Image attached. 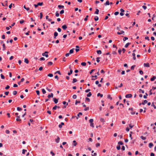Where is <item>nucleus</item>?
<instances>
[{
  "mask_svg": "<svg viewBox=\"0 0 156 156\" xmlns=\"http://www.w3.org/2000/svg\"><path fill=\"white\" fill-rule=\"evenodd\" d=\"M48 52L47 51H46L44 53H43L42 54V55L43 56H45L46 57H48Z\"/></svg>",
  "mask_w": 156,
  "mask_h": 156,
  "instance_id": "f03ea898",
  "label": "nucleus"
},
{
  "mask_svg": "<svg viewBox=\"0 0 156 156\" xmlns=\"http://www.w3.org/2000/svg\"><path fill=\"white\" fill-rule=\"evenodd\" d=\"M132 97V95L131 94H126V98H130Z\"/></svg>",
  "mask_w": 156,
  "mask_h": 156,
  "instance_id": "1a4fd4ad",
  "label": "nucleus"
},
{
  "mask_svg": "<svg viewBox=\"0 0 156 156\" xmlns=\"http://www.w3.org/2000/svg\"><path fill=\"white\" fill-rule=\"evenodd\" d=\"M153 146V144L152 143H151L149 144V147L150 148H151Z\"/></svg>",
  "mask_w": 156,
  "mask_h": 156,
  "instance_id": "a211bd4d",
  "label": "nucleus"
},
{
  "mask_svg": "<svg viewBox=\"0 0 156 156\" xmlns=\"http://www.w3.org/2000/svg\"><path fill=\"white\" fill-rule=\"evenodd\" d=\"M46 89L49 92H51V91H52V90L51 89L48 88V87H47L46 88Z\"/></svg>",
  "mask_w": 156,
  "mask_h": 156,
  "instance_id": "69168bd1",
  "label": "nucleus"
},
{
  "mask_svg": "<svg viewBox=\"0 0 156 156\" xmlns=\"http://www.w3.org/2000/svg\"><path fill=\"white\" fill-rule=\"evenodd\" d=\"M73 146H76V145L77 144V143H76V141L75 140H73Z\"/></svg>",
  "mask_w": 156,
  "mask_h": 156,
  "instance_id": "c85d7f7f",
  "label": "nucleus"
},
{
  "mask_svg": "<svg viewBox=\"0 0 156 156\" xmlns=\"http://www.w3.org/2000/svg\"><path fill=\"white\" fill-rule=\"evenodd\" d=\"M22 108L19 107H17V110L18 111H20L22 110Z\"/></svg>",
  "mask_w": 156,
  "mask_h": 156,
  "instance_id": "cd10ccee",
  "label": "nucleus"
},
{
  "mask_svg": "<svg viewBox=\"0 0 156 156\" xmlns=\"http://www.w3.org/2000/svg\"><path fill=\"white\" fill-rule=\"evenodd\" d=\"M94 120L93 119H91L89 120V122L90 123V126L94 127V123H93Z\"/></svg>",
  "mask_w": 156,
  "mask_h": 156,
  "instance_id": "f257e3e1",
  "label": "nucleus"
},
{
  "mask_svg": "<svg viewBox=\"0 0 156 156\" xmlns=\"http://www.w3.org/2000/svg\"><path fill=\"white\" fill-rule=\"evenodd\" d=\"M57 108V106L56 105H55L53 108L52 110H56Z\"/></svg>",
  "mask_w": 156,
  "mask_h": 156,
  "instance_id": "4d7b16f0",
  "label": "nucleus"
},
{
  "mask_svg": "<svg viewBox=\"0 0 156 156\" xmlns=\"http://www.w3.org/2000/svg\"><path fill=\"white\" fill-rule=\"evenodd\" d=\"M95 77V78L94 79V78H92V80H96L97 78V75H95V76H91V77L92 78H93V77Z\"/></svg>",
  "mask_w": 156,
  "mask_h": 156,
  "instance_id": "b1692460",
  "label": "nucleus"
},
{
  "mask_svg": "<svg viewBox=\"0 0 156 156\" xmlns=\"http://www.w3.org/2000/svg\"><path fill=\"white\" fill-rule=\"evenodd\" d=\"M107 98L108 99H110L111 100H112V98L111 97V95L110 94H108L107 95Z\"/></svg>",
  "mask_w": 156,
  "mask_h": 156,
  "instance_id": "7c9ffc66",
  "label": "nucleus"
},
{
  "mask_svg": "<svg viewBox=\"0 0 156 156\" xmlns=\"http://www.w3.org/2000/svg\"><path fill=\"white\" fill-rule=\"evenodd\" d=\"M73 72V71L72 69H71L70 70V72H69L68 73V75H69V76L71 74H72V73Z\"/></svg>",
  "mask_w": 156,
  "mask_h": 156,
  "instance_id": "dca6fc26",
  "label": "nucleus"
},
{
  "mask_svg": "<svg viewBox=\"0 0 156 156\" xmlns=\"http://www.w3.org/2000/svg\"><path fill=\"white\" fill-rule=\"evenodd\" d=\"M58 33L56 32H55L54 33V39H55L56 38V37L58 35Z\"/></svg>",
  "mask_w": 156,
  "mask_h": 156,
  "instance_id": "9d476101",
  "label": "nucleus"
},
{
  "mask_svg": "<svg viewBox=\"0 0 156 156\" xmlns=\"http://www.w3.org/2000/svg\"><path fill=\"white\" fill-rule=\"evenodd\" d=\"M76 97H77V96L75 94H74L73 95V98L74 99H75L76 98Z\"/></svg>",
  "mask_w": 156,
  "mask_h": 156,
  "instance_id": "052dcab7",
  "label": "nucleus"
},
{
  "mask_svg": "<svg viewBox=\"0 0 156 156\" xmlns=\"http://www.w3.org/2000/svg\"><path fill=\"white\" fill-rule=\"evenodd\" d=\"M144 67H150L149 64L148 63H144Z\"/></svg>",
  "mask_w": 156,
  "mask_h": 156,
  "instance_id": "7ed1b4c3",
  "label": "nucleus"
},
{
  "mask_svg": "<svg viewBox=\"0 0 156 156\" xmlns=\"http://www.w3.org/2000/svg\"><path fill=\"white\" fill-rule=\"evenodd\" d=\"M37 4L38 6H42L43 4V2H39Z\"/></svg>",
  "mask_w": 156,
  "mask_h": 156,
  "instance_id": "ea45409f",
  "label": "nucleus"
},
{
  "mask_svg": "<svg viewBox=\"0 0 156 156\" xmlns=\"http://www.w3.org/2000/svg\"><path fill=\"white\" fill-rule=\"evenodd\" d=\"M43 17V14L42 12L40 13V19H41Z\"/></svg>",
  "mask_w": 156,
  "mask_h": 156,
  "instance_id": "13d9d810",
  "label": "nucleus"
},
{
  "mask_svg": "<svg viewBox=\"0 0 156 156\" xmlns=\"http://www.w3.org/2000/svg\"><path fill=\"white\" fill-rule=\"evenodd\" d=\"M50 153L52 156H54L55 155L54 153L52 151H51L50 152Z\"/></svg>",
  "mask_w": 156,
  "mask_h": 156,
  "instance_id": "774afa93",
  "label": "nucleus"
},
{
  "mask_svg": "<svg viewBox=\"0 0 156 156\" xmlns=\"http://www.w3.org/2000/svg\"><path fill=\"white\" fill-rule=\"evenodd\" d=\"M27 151V150H25V149H23L22 150V153L23 154H25V152H26Z\"/></svg>",
  "mask_w": 156,
  "mask_h": 156,
  "instance_id": "8fccbe9b",
  "label": "nucleus"
},
{
  "mask_svg": "<svg viewBox=\"0 0 156 156\" xmlns=\"http://www.w3.org/2000/svg\"><path fill=\"white\" fill-rule=\"evenodd\" d=\"M62 28L64 30H65L67 28V27L66 25H64L62 26Z\"/></svg>",
  "mask_w": 156,
  "mask_h": 156,
  "instance_id": "f8f14e48",
  "label": "nucleus"
},
{
  "mask_svg": "<svg viewBox=\"0 0 156 156\" xmlns=\"http://www.w3.org/2000/svg\"><path fill=\"white\" fill-rule=\"evenodd\" d=\"M100 121L102 122H105V119L102 118H101L100 119Z\"/></svg>",
  "mask_w": 156,
  "mask_h": 156,
  "instance_id": "c756f323",
  "label": "nucleus"
},
{
  "mask_svg": "<svg viewBox=\"0 0 156 156\" xmlns=\"http://www.w3.org/2000/svg\"><path fill=\"white\" fill-rule=\"evenodd\" d=\"M17 93V91H16V90L13 91V94L14 95H16Z\"/></svg>",
  "mask_w": 156,
  "mask_h": 156,
  "instance_id": "09e8293b",
  "label": "nucleus"
},
{
  "mask_svg": "<svg viewBox=\"0 0 156 156\" xmlns=\"http://www.w3.org/2000/svg\"><path fill=\"white\" fill-rule=\"evenodd\" d=\"M94 19L95 21H97L98 20L99 18L98 16H96L94 18Z\"/></svg>",
  "mask_w": 156,
  "mask_h": 156,
  "instance_id": "bb28decb",
  "label": "nucleus"
},
{
  "mask_svg": "<svg viewBox=\"0 0 156 156\" xmlns=\"http://www.w3.org/2000/svg\"><path fill=\"white\" fill-rule=\"evenodd\" d=\"M2 46H3V50L4 51L5 49V44L4 43H3L2 44Z\"/></svg>",
  "mask_w": 156,
  "mask_h": 156,
  "instance_id": "473e14b6",
  "label": "nucleus"
},
{
  "mask_svg": "<svg viewBox=\"0 0 156 156\" xmlns=\"http://www.w3.org/2000/svg\"><path fill=\"white\" fill-rule=\"evenodd\" d=\"M80 103V101H78L77 100H76L75 102V104L76 105H77L78 103Z\"/></svg>",
  "mask_w": 156,
  "mask_h": 156,
  "instance_id": "3c124183",
  "label": "nucleus"
},
{
  "mask_svg": "<svg viewBox=\"0 0 156 156\" xmlns=\"http://www.w3.org/2000/svg\"><path fill=\"white\" fill-rule=\"evenodd\" d=\"M64 125V123L63 122H61V124H59L58 127L59 128H62V126Z\"/></svg>",
  "mask_w": 156,
  "mask_h": 156,
  "instance_id": "9b49d317",
  "label": "nucleus"
},
{
  "mask_svg": "<svg viewBox=\"0 0 156 156\" xmlns=\"http://www.w3.org/2000/svg\"><path fill=\"white\" fill-rule=\"evenodd\" d=\"M1 78L2 79H5V77L2 74H1Z\"/></svg>",
  "mask_w": 156,
  "mask_h": 156,
  "instance_id": "de8ad7c7",
  "label": "nucleus"
},
{
  "mask_svg": "<svg viewBox=\"0 0 156 156\" xmlns=\"http://www.w3.org/2000/svg\"><path fill=\"white\" fill-rule=\"evenodd\" d=\"M77 81L76 78H73V80L72 83H74Z\"/></svg>",
  "mask_w": 156,
  "mask_h": 156,
  "instance_id": "412c9836",
  "label": "nucleus"
},
{
  "mask_svg": "<svg viewBox=\"0 0 156 156\" xmlns=\"http://www.w3.org/2000/svg\"><path fill=\"white\" fill-rule=\"evenodd\" d=\"M53 64V63L51 62H49L48 63V65H51Z\"/></svg>",
  "mask_w": 156,
  "mask_h": 156,
  "instance_id": "a19ab883",
  "label": "nucleus"
},
{
  "mask_svg": "<svg viewBox=\"0 0 156 156\" xmlns=\"http://www.w3.org/2000/svg\"><path fill=\"white\" fill-rule=\"evenodd\" d=\"M45 59L44 57H41L40 58V61H44Z\"/></svg>",
  "mask_w": 156,
  "mask_h": 156,
  "instance_id": "864d4df0",
  "label": "nucleus"
},
{
  "mask_svg": "<svg viewBox=\"0 0 156 156\" xmlns=\"http://www.w3.org/2000/svg\"><path fill=\"white\" fill-rule=\"evenodd\" d=\"M36 92L37 94V95H40V91L39 90H36Z\"/></svg>",
  "mask_w": 156,
  "mask_h": 156,
  "instance_id": "0e129e2a",
  "label": "nucleus"
},
{
  "mask_svg": "<svg viewBox=\"0 0 156 156\" xmlns=\"http://www.w3.org/2000/svg\"><path fill=\"white\" fill-rule=\"evenodd\" d=\"M81 65L83 66H86V63L85 62H83L81 63Z\"/></svg>",
  "mask_w": 156,
  "mask_h": 156,
  "instance_id": "f704fd0d",
  "label": "nucleus"
},
{
  "mask_svg": "<svg viewBox=\"0 0 156 156\" xmlns=\"http://www.w3.org/2000/svg\"><path fill=\"white\" fill-rule=\"evenodd\" d=\"M147 100H144V102L141 103L142 105H144L145 104L147 103Z\"/></svg>",
  "mask_w": 156,
  "mask_h": 156,
  "instance_id": "f3484780",
  "label": "nucleus"
},
{
  "mask_svg": "<svg viewBox=\"0 0 156 156\" xmlns=\"http://www.w3.org/2000/svg\"><path fill=\"white\" fill-rule=\"evenodd\" d=\"M89 110V107H86L84 109V110L85 111H87V110Z\"/></svg>",
  "mask_w": 156,
  "mask_h": 156,
  "instance_id": "e2e57ef3",
  "label": "nucleus"
},
{
  "mask_svg": "<svg viewBox=\"0 0 156 156\" xmlns=\"http://www.w3.org/2000/svg\"><path fill=\"white\" fill-rule=\"evenodd\" d=\"M97 53L99 55H100L101 54V50H98L97 51Z\"/></svg>",
  "mask_w": 156,
  "mask_h": 156,
  "instance_id": "a878e982",
  "label": "nucleus"
},
{
  "mask_svg": "<svg viewBox=\"0 0 156 156\" xmlns=\"http://www.w3.org/2000/svg\"><path fill=\"white\" fill-rule=\"evenodd\" d=\"M145 39L146 40H147L148 41H149L150 40V39L149 38V37H148V36H147V37H145Z\"/></svg>",
  "mask_w": 156,
  "mask_h": 156,
  "instance_id": "338daca9",
  "label": "nucleus"
},
{
  "mask_svg": "<svg viewBox=\"0 0 156 156\" xmlns=\"http://www.w3.org/2000/svg\"><path fill=\"white\" fill-rule=\"evenodd\" d=\"M53 100L55 104H57L58 102V99H57L55 98H53Z\"/></svg>",
  "mask_w": 156,
  "mask_h": 156,
  "instance_id": "6e6552de",
  "label": "nucleus"
},
{
  "mask_svg": "<svg viewBox=\"0 0 156 156\" xmlns=\"http://www.w3.org/2000/svg\"><path fill=\"white\" fill-rule=\"evenodd\" d=\"M103 96V95L102 94H101L100 93H98L97 94V96L99 97L100 96L101 97H102Z\"/></svg>",
  "mask_w": 156,
  "mask_h": 156,
  "instance_id": "393cba45",
  "label": "nucleus"
},
{
  "mask_svg": "<svg viewBox=\"0 0 156 156\" xmlns=\"http://www.w3.org/2000/svg\"><path fill=\"white\" fill-rule=\"evenodd\" d=\"M60 138L59 136H57V138L55 140V141L56 143H58L60 141Z\"/></svg>",
  "mask_w": 156,
  "mask_h": 156,
  "instance_id": "39448f33",
  "label": "nucleus"
},
{
  "mask_svg": "<svg viewBox=\"0 0 156 156\" xmlns=\"http://www.w3.org/2000/svg\"><path fill=\"white\" fill-rule=\"evenodd\" d=\"M56 73H58V74L60 75H61V73L59 71H57L55 72V74H56Z\"/></svg>",
  "mask_w": 156,
  "mask_h": 156,
  "instance_id": "e433bc0d",
  "label": "nucleus"
},
{
  "mask_svg": "<svg viewBox=\"0 0 156 156\" xmlns=\"http://www.w3.org/2000/svg\"><path fill=\"white\" fill-rule=\"evenodd\" d=\"M140 137L142 140H145L146 139V138L145 137H144L143 136H141Z\"/></svg>",
  "mask_w": 156,
  "mask_h": 156,
  "instance_id": "72a5a7b5",
  "label": "nucleus"
},
{
  "mask_svg": "<svg viewBox=\"0 0 156 156\" xmlns=\"http://www.w3.org/2000/svg\"><path fill=\"white\" fill-rule=\"evenodd\" d=\"M131 44V43H126V45H125V48H127L128 46L130 45V44Z\"/></svg>",
  "mask_w": 156,
  "mask_h": 156,
  "instance_id": "4be33fe9",
  "label": "nucleus"
},
{
  "mask_svg": "<svg viewBox=\"0 0 156 156\" xmlns=\"http://www.w3.org/2000/svg\"><path fill=\"white\" fill-rule=\"evenodd\" d=\"M139 92H141L142 93L144 94V91L143 90H142L141 89H139Z\"/></svg>",
  "mask_w": 156,
  "mask_h": 156,
  "instance_id": "49530a36",
  "label": "nucleus"
},
{
  "mask_svg": "<svg viewBox=\"0 0 156 156\" xmlns=\"http://www.w3.org/2000/svg\"><path fill=\"white\" fill-rule=\"evenodd\" d=\"M82 115V112H80L77 115V116H76V119H78L80 117V115Z\"/></svg>",
  "mask_w": 156,
  "mask_h": 156,
  "instance_id": "423d86ee",
  "label": "nucleus"
},
{
  "mask_svg": "<svg viewBox=\"0 0 156 156\" xmlns=\"http://www.w3.org/2000/svg\"><path fill=\"white\" fill-rule=\"evenodd\" d=\"M24 62L27 64L29 63V61L27 58H25L24 59Z\"/></svg>",
  "mask_w": 156,
  "mask_h": 156,
  "instance_id": "5701e85b",
  "label": "nucleus"
},
{
  "mask_svg": "<svg viewBox=\"0 0 156 156\" xmlns=\"http://www.w3.org/2000/svg\"><path fill=\"white\" fill-rule=\"evenodd\" d=\"M128 39V37H125L123 39V40L124 41H125L126 40Z\"/></svg>",
  "mask_w": 156,
  "mask_h": 156,
  "instance_id": "603ef678",
  "label": "nucleus"
},
{
  "mask_svg": "<svg viewBox=\"0 0 156 156\" xmlns=\"http://www.w3.org/2000/svg\"><path fill=\"white\" fill-rule=\"evenodd\" d=\"M151 106H153L154 109H156V106H155L153 103H152L151 104Z\"/></svg>",
  "mask_w": 156,
  "mask_h": 156,
  "instance_id": "6e6d98bb",
  "label": "nucleus"
},
{
  "mask_svg": "<svg viewBox=\"0 0 156 156\" xmlns=\"http://www.w3.org/2000/svg\"><path fill=\"white\" fill-rule=\"evenodd\" d=\"M59 16V14L58 13V11H57L55 13V16L56 17H58Z\"/></svg>",
  "mask_w": 156,
  "mask_h": 156,
  "instance_id": "4c0bfd02",
  "label": "nucleus"
},
{
  "mask_svg": "<svg viewBox=\"0 0 156 156\" xmlns=\"http://www.w3.org/2000/svg\"><path fill=\"white\" fill-rule=\"evenodd\" d=\"M53 74L52 73H49L48 74V76L50 77H52L53 76Z\"/></svg>",
  "mask_w": 156,
  "mask_h": 156,
  "instance_id": "79ce46f5",
  "label": "nucleus"
},
{
  "mask_svg": "<svg viewBox=\"0 0 156 156\" xmlns=\"http://www.w3.org/2000/svg\"><path fill=\"white\" fill-rule=\"evenodd\" d=\"M58 7L60 9H63L64 8V6L61 5H58Z\"/></svg>",
  "mask_w": 156,
  "mask_h": 156,
  "instance_id": "4468645a",
  "label": "nucleus"
},
{
  "mask_svg": "<svg viewBox=\"0 0 156 156\" xmlns=\"http://www.w3.org/2000/svg\"><path fill=\"white\" fill-rule=\"evenodd\" d=\"M148 95V94L147 93H145V95H144L143 96L144 98L145 99L147 98V96Z\"/></svg>",
  "mask_w": 156,
  "mask_h": 156,
  "instance_id": "37998d69",
  "label": "nucleus"
},
{
  "mask_svg": "<svg viewBox=\"0 0 156 156\" xmlns=\"http://www.w3.org/2000/svg\"><path fill=\"white\" fill-rule=\"evenodd\" d=\"M110 4V3L109 2V1L108 0H107L105 3L104 4V5H109Z\"/></svg>",
  "mask_w": 156,
  "mask_h": 156,
  "instance_id": "2eb2a0df",
  "label": "nucleus"
},
{
  "mask_svg": "<svg viewBox=\"0 0 156 156\" xmlns=\"http://www.w3.org/2000/svg\"><path fill=\"white\" fill-rule=\"evenodd\" d=\"M20 116H17L16 117V121H19L20 122H21V120L20 119Z\"/></svg>",
  "mask_w": 156,
  "mask_h": 156,
  "instance_id": "20e7f679",
  "label": "nucleus"
},
{
  "mask_svg": "<svg viewBox=\"0 0 156 156\" xmlns=\"http://www.w3.org/2000/svg\"><path fill=\"white\" fill-rule=\"evenodd\" d=\"M99 12V10L98 9H96V10L94 13V14H98Z\"/></svg>",
  "mask_w": 156,
  "mask_h": 156,
  "instance_id": "6ab92c4d",
  "label": "nucleus"
},
{
  "mask_svg": "<svg viewBox=\"0 0 156 156\" xmlns=\"http://www.w3.org/2000/svg\"><path fill=\"white\" fill-rule=\"evenodd\" d=\"M100 58V57H97L96 58V61L98 62H99L100 61L99 59Z\"/></svg>",
  "mask_w": 156,
  "mask_h": 156,
  "instance_id": "a18cd8bd",
  "label": "nucleus"
},
{
  "mask_svg": "<svg viewBox=\"0 0 156 156\" xmlns=\"http://www.w3.org/2000/svg\"><path fill=\"white\" fill-rule=\"evenodd\" d=\"M156 78V77L155 76H154L152 77L151 78V81H154L155 79Z\"/></svg>",
  "mask_w": 156,
  "mask_h": 156,
  "instance_id": "ddd939ff",
  "label": "nucleus"
},
{
  "mask_svg": "<svg viewBox=\"0 0 156 156\" xmlns=\"http://www.w3.org/2000/svg\"><path fill=\"white\" fill-rule=\"evenodd\" d=\"M47 97L48 98H53V94L52 93H51L50 94H48Z\"/></svg>",
  "mask_w": 156,
  "mask_h": 156,
  "instance_id": "0eeeda50",
  "label": "nucleus"
},
{
  "mask_svg": "<svg viewBox=\"0 0 156 156\" xmlns=\"http://www.w3.org/2000/svg\"><path fill=\"white\" fill-rule=\"evenodd\" d=\"M85 101H87L89 102L90 101V99L88 98H85Z\"/></svg>",
  "mask_w": 156,
  "mask_h": 156,
  "instance_id": "5fc2aeb1",
  "label": "nucleus"
},
{
  "mask_svg": "<svg viewBox=\"0 0 156 156\" xmlns=\"http://www.w3.org/2000/svg\"><path fill=\"white\" fill-rule=\"evenodd\" d=\"M116 148L118 150H119L120 149V145L117 146Z\"/></svg>",
  "mask_w": 156,
  "mask_h": 156,
  "instance_id": "bf43d9fd",
  "label": "nucleus"
},
{
  "mask_svg": "<svg viewBox=\"0 0 156 156\" xmlns=\"http://www.w3.org/2000/svg\"><path fill=\"white\" fill-rule=\"evenodd\" d=\"M118 144L120 145H122L123 144V143L122 141H120L118 142Z\"/></svg>",
  "mask_w": 156,
  "mask_h": 156,
  "instance_id": "58836bf2",
  "label": "nucleus"
},
{
  "mask_svg": "<svg viewBox=\"0 0 156 156\" xmlns=\"http://www.w3.org/2000/svg\"><path fill=\"white\" fill-rule=\"evenodd\" d=\"M64 10L62 9L60 11V14H63L64 13Z\"/></svg>",
  "mask_w": 156,
  "mask_h": 156,
  "instance_id": "680f3d73",
  "label": "nucleus"
},
{
  "mask_svg": "<svg viewBox=\"0 0 156 156\" xmlns=\"http://www.w3.org/2000/svg\"><path fill=\"white\" fill-rule=\"evenodd\" d=\"M74 48H73L70 50L69 51V54H72L73 52V51H74Z\"/></svg>",
  "mask_w": 156,
  "mask_h": 156,
  "instance_id": "aec40b11",
  "label": "nucleus"
},
{
  "mask_svg": "<svg viewBox=\"0 0 156 156\" xmlns=\"http://www.w3.org/2000/svg\"><path fill=\"white\" fill-rule=\"evenodd\" d=\"M135 66H136L135 65L132 66L131 67V69L132 70H133Z\"/></svg>",
  "mask_w": 156,
  "mask_h": 156,
  "instance_id": "c03bdc74",
  "label": "nucleus"
},
{
  "mask_svg": "<svg viewBox=\"0 0 156 156\" xmlns=\"http://www.w3.org/2000/svg\"><path fill=\"white\" fill-rule=\"evenodd\" d=\"M42 93L44 94H45L46 93L45 90L44 89H42Z\"/></svg>",
  "mask_w": 156,
  "mask_h": 156,
  "instance_id": "c9c22d12",
  "label": "nucleus"
},
{
  "mask_svg": "<svg viewBox=\"0 0 156 156\" xmlns=\"http://www.w3.org/2000/svg\"><path fill=\"white\" fill-rule=\"evenodd\" d=\"M92 95V94L91 92H89L88 94L87 95V97H90Z\"/></svg>",
  "mask_w": 156,
  "mask_h": 156,
  "instance_id": "2f4dec72",
  "label": "nucleus"
}]
</instances>
